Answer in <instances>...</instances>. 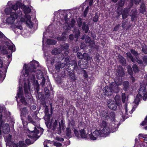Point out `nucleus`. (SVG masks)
<instances>
[{
	"label": "nucleus",
	"instance_id": "f257e3e1",
	"mask_svg": "<svg viewBox=\"0 0 147 147\" xmlns=\"http://www.w3.org/2000/svg\"><path fill=\"white\" fill-rule=\"evenodd\" d=\"M37 116L36 114H29L28 117L27 119L28 121L32 123L34 126L35 129L34 131H31L30 133L29 136L30 138L34 140V141L36 140L42 135L44 131V129L40 127H38V129L36 128L35 124V122L34 120H36L37 119Z\"/></svg>",
	"mask_w": 147,
	"mask_h": 147
},
{
	"label": "nucleus",
	"instance_id": "f03ea898",
	"mask_svg": "<svg viewBox=\"0 0 147 147\" xmlns=\"http://www.w3.org/2000/svg\"><path fill=\"white\" fill-rule=\"evenodd\" d=\"M24 67H25V73L28 76V79L31 80H34L35 79V74H34L32 73V72H35L36 67L33 64H31L29 66V69L28 70L27 69V66L26 64L24 65Z\"/></svg>",
	"mask_w": 147,
	"mask_h": 147
},
{
	"label": "nucleus",
	"instance_id": "7ed1b4c3",
	"mask_svg": "<svg viewBox=\"0 0 147 147\" xmlns=\"http://www.w3.org/2000/svg\"><path fill=\"white\" fill-rule=\"evenodd\" d=\"M22 15V12L20 10H18L16 13L15 12H12L10 13V17L7 18L6 19V22L8 24H12L13 23L15 19L21 17Z\"/></svg>",
	"mask_w": 147,
	"mask_h": 147
},
{
	"label": "nucleus",
	"instance_id": "20e7f679",
	"mask_svg": "<svg viewBox=\"0 0 147 147\" xmlns=\"http://www.w3.org/2000/svg\"><path fill=\"white\" fill-rule=\"evenodd\" d=\"M18 91L17 95L18 98H17L16 96V97L17 102L18 103L19 102L18 99H19V102H21L23 104L26 105L27 103L25 100V98L23 96L22 89L19 87V89L18 90Z\"/></svg>",
	"mask_w": 147,
	"mask_h": 147
},
{
	"label": "nucleus",
	"instance_id": "39448f33",
	"mask_svg": "<svg viewBox=\"0 0 147 147\" xmlns=\"http://www.w3.org/2000/svg\"><path fill=\"white\" fill-rule=\"evenodd\" d=\"M140 98H143V100H146L147 99V92L146 86H142L140 88L138 94Z\"/></svg>",
	"mask_w": 147,
	"mask_h": 147
},
{
	"label": "nucleus",
	"instance_id": "423d86ee",
	"mask_svg": "<svg viewBox=\"0 0 147 147\" xmlns=\"http://www.w3.org/2000/svg\"><path fill=\"white\" fill-rule=\"evenodd\" d=\"M108 107L111 110H115L117 109L116 102L114 100L109 99L107 102Z\"/></svg>",
	"mask_w": 147,
	"mask_h": 147
},
{
	"label": "nucleus",
	"instance_id": "0eeeda50",
	"mask_svg": "<svg viewBox=\"0 0 147 147\" xmlns=\"http://www.w3.org/2000/svg\"><path fill=\"white\" fill-rule=\"evenodd\" d=\"M3 123L1 124V126L0 129L2 130L3 133L5 134H8L9 131V124H5L3 125Z\"/></svg>",
	"mask_w": 147,
	"mask_h": 147
},
{
	"label": "nucleus",
	"instance_id": "6e6552de",
	"mask_svg": "<svg viewBox=\"0 0 147 147\" xmlns=\"http://www.w3.org/2000/svg\"><path fill=\"white\" fill-rule=\"evenodd\" d=\"M68 67L67 69L69 70V72L73 71L74 70H77L78 67L77 63L74 62L72 64L70 63L67 65Z\"/></svg>",
	"mask_w": 147,
	"mask_h": 147
},
{
	"label": "nucleus",
	"instance_id": "1a4fd4ad",
	"mask_svg": "<svg viewBox=\"0 0 147 147\" xmlns=\"http://www.w3.org/2000/svg\"><path fill=\"white\" fill-rule=\"evenodd\" d=\"M112 91V92L118 93L119 92V88L118 85L116 84L115 82H112L110 84L109 86Z\"/></svg>",
	"mask_w": 147,
	"mask_h": 147
},
{
	"label": "nucleus",
	"instance_id": "9d476101",
	"mask_svg": "<svg viewBox=\"0 0 147 147\" xmlns=\"http://www.w3.org/2000/svg\"><path fill=\"white\" fill-rule=\"evenodd\" d=\"M103 136L101 134V130H96L92 133V135L90 136V138L93 140H96V138L98 136Z\"/></svg>",
	"mask_w": 147,
	"mask_h": 147
},
{
	"label": "nucleus",
	"instance_id": "9b49d317",
	"mask_svg": "<svg viewBox=\"0 0 147 147\" xmlns=\"http://www.w3.org/2000/svg\"><path fill=\"white\" fill-rule=\"evenodd\" d=\"M115 113L114 112L112 111L106 113L105 118L106 119H110L111 120L113 121L115 117Z\"/></svg>",
	"mask_w": 147,
	"mask_h": 147
},
{
	"label": "nucleus",
	"instance_id": "f8f14e48",
	"mask_svg": "<svg viewBox=\"0 0 147 147\" xmlns=\"http://www.w3.org/2000/svg\"><path fill=\"white\" fill-rule=\"evenodd\" d=\"M57 120L55 119H51L50 123V125L53 130L54 131L56 129L57 125Z\"/></svg>",
	"mask_w": 147,
	"mask_h": 147
},
{
	"label": "nucleus",
	"instance_id": "ddd939ff",
	"mask_svg": "<svg viewBox=\"0 0 147 147\" xmlns=\"http://www.w3.org/2000/svg\"><path fill=\"white\" fill-rule=\"evenodd\" d=\"M100 130H101V133L102 136L104 135L108 134L110 132V129L108 127H106L101 128Z\"/></svg>",
	"mask_w": 147,
	"mask_h": 147
},
{
	"label": "nucleus",
	"instance_id": "4468645a",
	"mask_svg": "<svg viewBox=\"0 0 147 147\" xmlns=\"http://www.w3.org/2000/svg\"><path fill=\"white\" fill-rule=\"evenodd\" d=\"M137 12L136 9H134L131 11V12L130 14V16H131V21H134L135 20V19L137 17Z\"/></svg>",
	"mask_w": 147,
	"mask_h": 147
},
{
	"label": "nucleus",
	"instance_id": "2eb2a0df",
	"mask_svg": "<svg viewBox=\"0 0 147 147\" xmlns=\"http://www.w3.org/2000/svg\"><path fill=\"white\" fill-rule=\"evenodd\" d=\"M22 5L21 1H18L16 2L15 5H12L11 8L13 10L16 11L18 9L19 7H20Z\"/></svg>",
	"mask_w": 147,
	"mask_h": 147
},
{
	"label": "nucleus",
	"instance_id": "dca6fc26",
	"mask_svg": "<svg viewBox=\"0 0 147 147\" xmlns=\"http://www.w3.org/2000/svg\"><path fill=\"white\" fill-rule=\"evenodd\" d=\"M104 92L106 95L110 96L112 94L113 92L110 87H105L104 90Z\"/></svg>",
	"mask_w": 147,
	"mask_h": 147
},
{
	"label": "nucleus",
	"instance_id": "f3484780",
	"mask_svg": "<svg viewBox=\"0 0 147 147\" xmlns=\"http://www.w3.org/2000/svg\"><path fill=\"white\" fill-rule=\"evenodd\" d=\"M64 123L63 120H61V121L59 123V127L57 128V133L59 134L61 132V129L64 127Z\"/></svg>",
	"mask_w": 147,
	"mask_h": 147
},
{
	"label": "nucleus",
	"instance_id": "a211bd4d",
	"mask_svg": "<svg viewBox=\"0 0 147 147\" xmlns=\"http://www.w3.org/2000/svg\"><path fill=\"white\" fill-rule=\"evenodd\" d=\"M66 64L65 63H57L55 65V68L56 70L57 71H59L60 68H63L66 65Z\"/></svg>",
	"mask_w": 147,
	"mask_h": 147
},
{
	"label": "nucleus",
	"instance_id": "6ab92c4d",
	"mask_svg": "<svg viewBox=\"0 0 147 147\" xmlns=\"http://www.w3.org/2000/svg\"><path fill=\"white\" fill-rule=\"evenodd\" d=\"M75 20L72 19L70 25H69L68 23H67L66 25H67V27H65V29L66 30H69L71 29V27L73 28L75 25Z\"/></svg>",
	"mask_w": 147,
	"mask_h": 147
},
{
	"label": "nucleus",
	"instance_id": "aec40b11",
	"mask_svg": "<svg viewBox=\"0 0 147 147\" xmlns=\"http://www.w3.org/2000/svg\"><path fill=\"white\" fill-rule=\"evenodd\" d=\"M117 73L120 77H123L125 75L123 69L122 67H119L117 71Z\"/></svg>",
	"mask_w": 147,
	"mask_h": 147
},
{
	"label": "nucleus",
	"instance_id": "412c9836",
	"mask_svg": "<svg viewBox=\"0 0 147 147\" xmlns=\"http://www.w3.org/2000/svg\"><path fill=\"white\" fill-rule=\"evenodd\" d=\"M89 29V27L88 24H86L85 22H83L82 26L83 30L85 31V32L86 33L88 32Z\"/></svg>",
	"mask_w": 147,
	"mask_h": 147
},
{
	"label": "nucleus",
	"instance_id": "4be33fe9",
	"mask_svg": "<svg viewBox=\"0 0 147 147\" xmlns=\"http://www.w3.org/2000/svg\"><path fill=\"white\" fill-rule=\"evenodd\" d=\"M61 53V51L60 49L55 48L53 49L52 51V53L53 55H57L60 54Z\"/></svg>",
	"mask_w": 147,
	"mask_h": 147
},
{
	"label": "nucleus",
	"instance_id": "5701e85b",
	"mask_svg": "<svg viewBox=\"0 0 147 147\" xmlns=\"http://www.w3.org/2000/svg\"><path fill=\"white\" fill-rule=\"evenodd\" d=\"M36 77L37 78L40 79L43 77V73L40 70H38L37 71Z\"/></svg>",
	"mask_w": 147,
	"mask_h": 147
},
{
	"label": "nucleus",
	"instance_id": "b1692460",
	"mask_svg": "<svg viewBox=\"0 0 147 147\" xmlns=\"http://www.w3.org/2000/svg\"><path fill=\"white\" fill-rule=\"evenodd\" d=\"M82 40L85 39V41L86 43H88L90 41V38L88 35H84L81 38Z\"/></svg>",
	"mask_w": 147,
	"mask_h": 147
},
{
	"label": "nucleus",
	"instance_id": "393cba45",
	"mask_svg": "<svg viewBox=\"0 0 147 147\" xmlns=\"http://www.w3.org/2000/svg\"><path fill=\"white\" fill-rule=\"evenodd\" d=\"M66 33H63L62 34L61 36L57 38V39L59 40L64 41L66 38Z\"/></svg>",
	"mask_w": 147,
	"mask_h": 147
},
{
	"label": "nucleus",
	"instance_id": "a878e982",
	"mask_svg": "<svg viewBox=\"0 0 147 147\" xmlns=\"http://www.w3.org/2000/svg\"><path fill=\"white\" fill-rule=\"evenodd\" d=\"M140 12L144 13L146 11V6L144 3H142L140 7Z\"/></svg>",
	"mask_w": 147,
	"mask_h": 147
},
{
	"label": "nucleus",
	"instance_id": "bb28decb",
	"mask_svg": "<svg viewBox=\"0 0 147 147\" xmlns=\"http://www.w3.org/2000/svg\"><path fill=\"white\" fill-rule=\"evenodd\" d=\"M7 118V116H3L2 113L0 112V123L2 124L5 122V120Z\"/></svg>",
	"mask_w": 147,
	"mask_h": 147
},
{
	"label": "nucleus",
	"instance_id": "cd10ccee",
	"mask_svg": "<svg viewBox=\"0 0 147 147\" xmlns=\"http://www.w3.org/2000/svg\"><path fill=\"white\" fill-rule=\"evenodd\" d=\"M74 32L75 33V38L77 39L78 38L80 33L79 30L76 28H74Z\"/></svg>",
	"mask_w": 147,
	"mask_h": 147
},
{
	"label": "nucleus",
	"instance_id": "c85d7f7f",
	"mask_svg": "<svg viewBox=\"0 0 147 147\" xmlns=\"http://www.w3.org/2000/svg\"><path fill=\"white\" fill-rule=\"evenodd\" d=\"M127 57L129 58L130 60L133 62L135 63L136 61V59L129 52L126 53Z\"/></svg>",
	"mask_w": 147,
	"mask_h": 147
},
{
	"label": "nucleus",
	"instance_id": "c756f323",
	"mask_svg": "<svg viewBox=\"0 0 147 147\" xmlns=\"http://www.w3.org/2000/svg\"><path fill=\"white\" fill-rule=\"evenodd\" d=\"M122 18L125 19L127 18L128 16V13L127 11L126 10H124L121 13Z\"/></svg>",
	"mask_w": 147,
	"mask_h": 147
},
{
	"label": "nucleus",
	"instance_id": "7c9ffc66",
	"mask_svg": "<svg viewBox=\"0 0 147 147\" xmlns=\"http://www.w3.org/2000/svg\"><path fill=\"white\" fill-rule=\"evenodd\" d=\"M30 16H29L28 19L26 21V23L28 27L32 28L33 27V24L30 20Z\"/></svg>",
	"mask_w": 147,
	"mask_h": 147
},
{
	"label": "nucleus",
	"instance_id": "2f4dec72",
	"mask_svg": "<svg viewBox=\"0 0 147 147\" xmlns=\"http://www.w3.org/2000/svg\"><path fill=\"white\" fill-rule=\"evenodd\" d=\"M80 136L82 138H86V134L84 129H81L80 130Z\"/></svg>",
	"mask_w": 147,
	"mask_h": 147
},
{
	"label": "nucleus",
	"instance_id": "473e14b6",
	"mask_svg": "<svg viewBox=\"0 0 147 147\" xmlns=\"http://www.w3.org/2000/svg\"><path fill=\"white\" fill-rule=\"evenodd\" d=\"M123 85L124 86V90H127L129 87V83L128 81H125L123 82Z\"/></svg>",
	"mask_w": 147,
	"mask_h": 147
},
{
	"label": "nucleus",
	"instance_id": "72a5a7b5",
	"mask_svg": "<svg viewBox=\"0 0 147 147\" xmlns=\"http://www.w3.org/2000/svg\"><path fill=\"white\" fill-rule=\"evenodd\" d=\"M69 45L67 43H64V44L61 45V49L67 51L69 48Z\"/></svg>",
	"mask_w": 147,
	"mask_h": 147
},
{
	"label": "nucleus",
	"instance_id": "f704fd0d",
	"mask_svg": "<svg viewBox=\"0 0 147 147\" xmlns=\"http://www.w3.org/2000/svg\"><path fill=\"white\" fill-rule=\"evenodd\" d=\"M66 135L67 137H71L72 136L71 130L69 128L67 127L66 128Z\"/></svg>",
	"mask_w": 147,
	"mask_h": 147
},
{
	"label": "nucleus",
	"instance_id": "c9c22d12",
	"mask_svg": "<svg viewBox=\"0 0 147 147\" xmlns=\"http://www.w3.org/2000/svg\"><path fill=\"white\" fill-rule=\"evenodd\" d=\"M69 77L73 81H75L76 80L77 77L76 76L74 72H71L69 75Z\"/></svg>",
	"mask_w": 147,
	"mask_h": 147
},
{
	"label": "nucleus",
	"instance_id": "e433bc0d",
	"mask_svg": "<svg viewBox=\"0 0 147 147\" xmlns=\"http://www.w3.org/2000/svg\"><path fill=\"white\" fill-rule=\"evenodd\" d=\"M119 61L124 66H126V61L125 59L121 56L119 58Z\"/></svg>",
	"mask_w": 147,
	"mask_h": 147
},
{
	"label": "nucleus",
	"instance_id": "4c0bfd02",
	"mask_svg": "<svg viewBox=\"0 0 147 147\" xmlns=\"http://www.w3.org/2000/svg\"><path fill=\"white\" fill-rule=\"evenodd\" d=\"M47 43L49 45H55L56 42L53 39H49L47 40Z\"/></svg>",
	"mask_w": 147,
	"mask_h": 147
},
{
	"label": "nucleus",
	"instance_id": "58836bf2",
	"mask_svg": "<svg viewBox=\"0 0 147 147\" xmlns=\"http://www.w3.org/2000/svg\"><path fill=\"white\" fill-rule=\"evenodd\" d=\"M122 80L121 78H118L117 79H115L114 82H115L116 84L119 86L122 84Z\"/></svg>",
	"mask_w": 147,
	"mask_h": 147
},
{
	"label": "nucleus",
	"instance_id": "ea45409f",
	"mask_svg": "<svg viewBox=\"0 0 147 147\" xmlns=\"http://www.w3.org/2000/svg\"><path fill=\"white\" fill-rule=\"evenodd\" d=\"M82 59H84L87 61H89L90 60V57L88 54L84 53L83 54Z\"/></svg>",
	"mask_w": 147,
	"mask_h": 147
},
{
	"label": "nucleus",
	"instance_id": "a19ab883",
	"mask_svg": "<svg viewBox=\"0 0 147 147\" xmlns=\"http://www.w3.org/2000/svg\"><path fill=\"white\" fill-rule=\"evenodd\" d=\"M130 51L131 53L136 57V59H137L139 55L137 51L134 49H131Z\"/></svg>",
	"mask_w": 147,
	"mask_h": 147
},
{
	"label": "nucleus",
	"instance_id": "79ce46f5",
	"mask_svg": "<svg viewBox=\"0 0 147 147\" xmlns=\"http://www.w3.org/2000/svg\"><path fill=\"white\" fill-rule=\"evenodd\" d=\"M11 11L12 9L10 7L6 8L5 10V12L7 15H10V13L12 12Z\"/></svg>",
	"mask_w": 147,
	"mask_h": 147
},
{
	"label": "nucleus",
	"instance_id": "37998d69",
	"mask_svg": "<svg viewBox=\"0 0 147 147\" xmlns=\"http://www.w3.org/2000/svg\"><path fill=\"white\" fill-rule=\"evenodd\" d=\"M24 92L25 94H27L28 93V90H30V88L29 86L24 85Z\"/></svg>",
	"mask_w": 147,
	"mask_h": 147
},
{
	"label": "nucleus",
	"instance_id": "c03bdc74",
	"mask_svg": "<svg viewBox=\"0 0 147 147\" xmlns=\"http://www.w3.org/2000/svg\"><path fill=\"white\" fill-rule=\"evenodd\" d=\"M11 136L9 135L6 137V138L5 139V142L8 144L10 143L11 140Z\"/></svg>",
	"mask_w": 147,
	"mask_h": 147
},
{
	"label": "nucleus",
	"instance_id": "a18cd8bd",
	"mask_svg": "<svg viewBox=\"0 0 147 147\" xmlns=\"http://www.w3.org/2000/svg\"><path fill=\"white\" fill-rule=\"evenodd\" d=\"M127 69L128 72L129 74L131 76L132 75L133 71L131 67L129 65H128L127 67Z\"/></svg>",
	"mask_w": 147,
	"mask_h": 147
},
{
	"label": "nucleus",
	"instance_id": "49530a36",
	"mask_svg": "<svg viewBox=\"0 0 147 147\" xmlns=\"http://www.w3.org/2000/svg\"><path fill=\"white\" fill-rule=\"evenodd\" d=\"M140 97L137 94L136 96V98L134 100V102L136 104L138 105L140 101Z\"/></svg>",
	"mask_w": 147,
	"mask_h": 147
},
{
	"label": "nucleus",
	"instance_id": "de8ad7c7",
	"mask_svg": "<svg viewBox=\"0 0 147 147\" xmlns=\"http://www.w3.org/2000/svg\"><path fill=\"white\" fill-rule=\"evenodd\" d=\"M132 68L133 70L135 72H137L139 71V69L138 67L135 64H134L132 66Z\"/></svg>",
	"mask_w": 147,
	"mask_h": 147
},
{
	"label": "nucleus",
	"instance_id": "09e8293b",
	"mask_svg": "<svg viewBox=\"0 0 147 147\" xmlns=\"http://www.w3.org/2000/svg\"><path fill=\"white\" fill-rule=\"evenodd\" d=\"M18 146L19 147H26L27 145L24 143V142L20 141L19 142Z\"/></svg>",
	"mask_w": 147,
	"mask_h": 147
},
{
	"label": "nucleus",
	"instance_id": "8fccbe9b",
	"mask_svg": "<svg viewBox=\"0 0 147 147\" xmlns=\"http://www.w3.org/2000/svg\"><path fill=\"white\" fill-rule=\"evenodd\" d=\"M22 113L23 114L25 115L28 113V111L26 107H25L23 108L22 110Z\"/></svg>",
	"mask_w": 147,
	"mask_h": 147
},
{
	"label": "nucleus",
	"instance_id": "3c124183",
	"mask_svg": "<svg viewBox=\"0 0 147 147\" xmlns=\"http://www.w3.org/2000/svg\"><path fill=\"white\" fill-rule=\"evenodd\" d=\"M23 9L25 13H29L31 12V9L29 7H25Z\"/></svg>",
	"mask_w": 147,
	"mask_h": 147
},
{
	"label": "nucleus",
	"instance_id": "603ef678",
	"mask_svg": "<svg viewBox=\"0 0 147 147\" xmlns=\"http://www.w3.org/2000/svg\"><path fill=\"white\" fill-rule=\"evenodd\" d=\"M82 61V60H80L78 62V65L82 69H84L86 68V66H84V65L83 64H81V63Z\"/></svg>",
	"mask_w": 147,
	"mask_h": 147
},
{
	"label": "nucleus",
	"instance_id": "864d4df0",
	"mask_svg": "<svg viewBox=\"0 0 147 147\" xmlns=\"http://www.w3.org/2000/svg\"><path fill=\"white\" fill-rule=\"evenodd\" d=\"M122 100L123 102L124 103L126 99V95L125 93H123L121 96Z\"/></svg>",
	"mask_w": 147,
	"mask_h": 147
},
{
	"label": "nucleus",
	"instance_id": "5fc2aeb1",
	"mask_svg": "<svg viewBox=\"0 0 147 147\" xmlns=\"http://www.w3.org/2000/svg\"><path fill=\"white\" fill-rule=\"evenodd\" d=\"M142 51L145 54H147V46L146 45L143 46L142 48Z\"/></svg>",
	"mask_w": 147,
	"mask_h": 147
},
{
	"label": "nucleus",
	"instance_id": "6e6d98bb",
	"mask_svg": "<svg viewBox=\"0 0 147 147\" xmlns=\"http://www.w3.org/2000/svg\"><path fill=\"white\" fill-rule=\"evenodd\" d=\"M98 16L97 13H96L95 14V16L94 17L93 20L94 22H97L98 20Z\"/></svg>",
	"mask_w": 147,
	"mask_h": 147
},
{
	"label": "nucleus",
	"instance_id": "4d7b16f0",
	"mask_svg": "<svg viewBox=\"0 0 147 147\" xmlns=\"http://www.w3.org/2000/svg\"><path fill=\"white\" fill-rule=\"evenodd\" d=\"M8 49L12 52L14 51H15V47L14 45H11L9 46L8 47Z\"/></svg>",
	"mask_w": 147,
	"mask_h": 147
},
{
	"label": "nucleus",
	"instance_id": "13d9d810",
	"mask_svg": "<svg viewBox=\"0 0 147 147\" xmlns=\"http://www.w3.org/2000/svg\"><path fill=\"white\" fill-rule=\"evenodd\" d=\"M26 143L28 145H29L30 144H33L34 141L32 142L31 140L29 139H26L25 140Z\"/></svg>",
	"mask_w": 147,
	"mask_h": 147
},
{
	"label": "nucleus",
	"instance_id": "bf43d9fd",
	"mask_svg": "<svg viewBox=\"0 0 147 147\" xmlns=\"http://www.w3.org/2000/svg\"><path fill=\"white\" fill-rule=\"evenodd\" d=\"M77 22L78 26L79 27H81L82 25V22L81 19L80 18H78L77 21Z\"/></svg>",
	"mask_w": 147,
	"mask_h": 147
},
{
	"label": "nucleus",
	"instance_id": "052dcab7",
	"mask_svg": "<svg viewBox=\"0 0 147 147\" xmlns=\"http://www.w3.org/2000/svg\"><path fill=\"white\" fill-rule=\"evenodd\" d=\"M124 0H120L119 2V5L121 7H122L124 5Z\"/></svg>",
	"mask_w": 147,
	"mask_h": 147
},
{
	"label": "nucleus",
	"instance_id": "680f3d73",
	"mask_svg": "<svg viewBox=\"0 0 147 147\" xmlns=\"http://www.w3.org/2000/svg\"><path fill=\"white\" fill-rule=\"evenodd\" d=\"M146 125H147V116L146 117L144 120L141 124V125L142 126H144Z\"/></svg>",
	"mask_w": 147,
	"mask_h": 147
},
{
	"label": "nucleus",
	"instance_id": "e2e57ef3",
	"mask_svg": "<svg viewBox=\"0 0 147 147\" xmlns=\"http://www.w3.org/2000/svg\"><path fill=\"white\" fill-rule=\"evenodd\" d=\"M89 45L91 47H93L95 45V42L93 40H91L88 43Z\"/></svg>",
	"mask_w": 147,
	"mask_h": 147
},
{
	"label": "nucleus",
	"instance_id": "0e129e2a",
	"mask_svg": "<svg viewBox=\"0 0 147 147\" xmlns=\"http://www.w3.org/2000/svg\"><path fill=\"white\" fill-rule=\"evenodd\" d=\"M88 8L89 7L88 6H87L86 8L85 9L84 13V16L85 17L88 12Z\"/></svg>",
	"mask_w": 147,
	"mask_h": 147
},
{
	"label": "nucleus",
	"instance_id": "69168bd1",
	"mask_svg": "<svg viewBox=\"0 0 147 147\" xmlns=\"http://www.w3.org/2000/svg\"><path fill=\"white\" fill-rule=\"evenodd\" d=\"M77 57L80 59H82V57H83V55L80 53V52H78L77 54Z\"/></svg>",
	"mask_w": 147,
	"mask_h": 147
},
{
	"label": "nucleus",
	"instance_id": "338daca9",
	"mask_svg": "<svg viewBox=\"0 0 147 147\" xmlns=\"http://www.w3.org/2000/svg\"><path fill=\"white\" fill-rule=\"evenodd\" d=\"M107 127L106 122L105 121H103L101 123V128L104 127Z\"/></svg>",
	"mask_w": 147,
	"mask_h": 147
},
{
	"label": "nucleus",
	"instance_id": "774afa93",
	"mask_svg": "<svg viewBox=\"0 0 147 147\" xmlns=\"http://www.w3.org/2000/svg\"><path fill=\"white\" fill-rule=\"evenodd\" d=\"M54 146H56L57 147H60L62 145L60 143L57 142H54Z\"/></svg>",
	"mask_w": 147,
	"mask_h": 147
}]
</instances>
